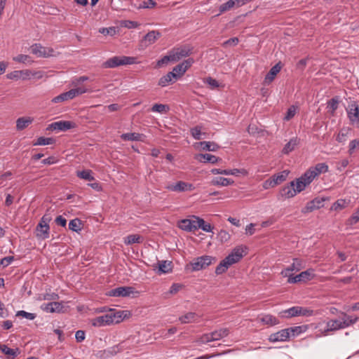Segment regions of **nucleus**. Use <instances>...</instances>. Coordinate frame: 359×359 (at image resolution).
<instances>
[{"mask_svg": "<svg viewBox=\"0 0 359 359\" xmlns=\"http://www.w3.org/2000/svg\"><path fill=\"white\" fill-rule=\"evenodd\" d=\"M246 247L237 246L233 248L231 252L222 259L215 269V273L220 275L226 272L233 264L238 262L245 255Z\"/></svg>", "mask_w": 359, "mask_h": 359, "instance_id": "obj_1", "label": "nucleus"}, {"mask_svg": "<svg viewBox=\"0 0 359 359\" xmlns=\"http://www.w3.org/2000/svg\"><path fill=\"white\" fill-rule=\"evenodd\" d=\"M126 311H115L110 309L109 311L102 316L96 317L91 320V325L94 327H104L112 324L121 323L126 317Z\"/></svg>", "mask_w": 359, "mask_h": 359, "instance_id": "obj_2", "label": "nucleus"}, {"mask_svg": "<svg viewBox=\"0 0 359 359\" xmlns=\"http://www.w3.org/2000/svg\"><path fill=\"white\" fill-rule=\"evenodd\" d=\"M341 317L340 319H332L327 322L326 328L322 331V334L326 335L329 332L337 331L339 330L344 329L350 325L354 324L358 318H353L352 316L341 312Z\"/></svg>", "mask_w": 359, "mask_h": 359, "instance_id": "obj_3", "label": "nucleus"}, {"mask_svg": "<svg viewBox=\"0 0 359 359\" xmlns=\"http://www.w3.org/2000/svg\"><path fill=\"white\" fill-rule=\"evenodd\" d=\"M137 63V58L129 56H114L106 60L102 66L104 68H115L122 65H133Z\"/></svg>", "mask_w": 359, "mask_h": 359, "instance_id": "obj_4", "label": "nucleus"}, {"mask_svg": "<svg viewBox=\"0 0 359 359\" xmlns=\"http://www.w3.org/2000/svg\"><path fill=\"white\" fill-rule=\"evenodd\" d=\"M7 79L11 80H19L22 79L23 81L29 80L32 77H35L37 79H41L43 77L42 72H32L29 69H24V70H15L6 75Z\"/></svg>", "mask_w": 359, "mask_h": 359, "instance_id": "obj_5", "label": "nucleus"}, {"mask_svg": "<svg viewBox=\"0 0 359 359\" xmlns=\"http://www.w3.org/2000/svg\"><path fill=\"white\" fill-rule=\"evenodd\" d=\"M51 221V217L49 215H44L40 219L39 223L36 227V236L42 240L49 238L50 226L49 222Z\"/></svg>", "mask_w": 359, "mask_h": 359, "instance_id": "obj_6", "label": "nucleus"}, {"mask_svg": "<svg viewBox=\"0 0 359 359\" xmlns=\"http://www.w3.org/2000/svg\"><path fill=\"white\" fill-rule=\"evenodd\" d=\"M217 261L216 258L209 255H203L195 258L190 262L193 271H198L206 269Z\"/></svg>", "mask_w": 359, "mask_h": 359, "instance_id": "obj_7", "label": "nucleus"}, {"mask_svg": "<svg viewBox=\"0 0 359 359\" xmlns=\"http://www.w3.org/2000/svg\"><path fill=\"white\" fill-rule=\"evenodd\" d=\"M87 92L88 89L86 88H75L53 97L51 102L53 103L62 102L67 100H72L76 96L82 95Z\"/></svg>", "mask_w": 359, "mask_h": 359, "instance_id": "obj_8", "label": "nucleus"}, {"mask_svg": "<svg viewBox=\"0 0 359 359\" xmlns=\"http://www.w3.org/2000/svg\"><path fill=\"white\" fill-rule=\"evenodd\" d=\"M31 53L38 57H50L55 55V50L52 48L43 46L41 43H34L30 46Z\"/></svg>", "mask_w": 359, "mask_h": 359, "instance_id": "obj_9", "label": "nucleus"}, {"mask_svg": "<svg viewBox=\"0 0 359 359\" xmlns=\"http://www.w3.org/2000/svg\"><path fill=\"white\" fill-rule=\"evenodd\" d=\"M191 52L192 49L189 46H184L172 49L170 51V53L172 62H177L183 57L189 56Z\"/></svg>", "mask_w": 359, "mask_h": 359, "instance_id": "obj_10", "label": "nucleus"}, {"mask_svg": "<svg viewBox=\"0 0 359 359\" xmlns=\"http://www.w3.org/2000/svg\"><path fill=\"white\" fill-rule=\"evenodd\" d=\"M304 266L303 264V261L302 259H299L298 258L293 259L292 264L289 266L288 267L285 268V269L282 270L280 272V274L283 277H292L291 273L293 271H299L301 269H304Z\"/></svg>", "mask_w": 359, "mask_h": 359, "instance_id": "obj_11", "label": "nucleus"}, {"mask_svg": "<svg viewBox=\"0 0 359 359\" xmlns=\"http://www.w3.org/2000/svg\"><path fill=\"white\" fill-rule=\"evenodd\" d=\"M135 292V289L133 287H118L111 290L107 292V295L110 297H129L131 294Z\"/></svg>", "mask_w": 359, "mask_h": 359, "instance_id": "obj_12", "label": "nucleus"}, {"mask_svg": "<svg viewBox=\"0 0 359 359\" xmlns=\"http://www.w3.org/2000/svg\"><path fill=\"white\" fill-rule=\"evenodd\" d=\"M314 277L313 270L308 269L301 272L299 274L290 277L287 279L289 283H296L299 282H305L311 280Z\"/></svg>", "mask_w": 359, "mask_h": 359, "instance_id": "obj_13", "label": "nucleus"}, {"mask_svg": "<svg viewBox=\"0 0 359 359\" xmlns=\"http://www.w3.org/2000/svg\"><path fill=\"white\" fill-rule=\"evenodd\" d=\"M75 123L69 121H59L52 123L48 126V129L51 130L67 131L74 128Z\"/></svg>", "mask_w": 359, "mask_h": 359, "instance_id": "obj_14", "label": "nucleus"}, {"mask_svg": "<svg viewBox=\"0 0 359 359\" xmlns=\"http://www.w3.org/2000/svg\"><path fill=\"white\" fill-rule=\"evenodd\" d=\"M166 189L171 191L182 192L187 191H192L194 187L192 184L187 183L183 181H178L175 184L168 185Z\"/></svg>", "mask_w": 359, "mask_h": 359, "instance_id": "obj_15", "label": "nucleus"}, {"mask_svg": "<svg viewBox=\"0 0 359 359\" xmlns=\"http://www.w3.org/2000/svg\"><path fill=\"white\" fill-rule=\"evenodd\" d=\"M211 172L214 175H235L238 176L239 175H242L246 176L248 175V171L245 169H218L213 168L211 170Z\"/></svg>", "mask_w": 359, "mask_h": 359, "instance_id": "obj_16", "label": "nucleus"}, {"mask_svg": "<svg viewBox=\"0 0 359 359\" xmlns=\"http://www.w3.org/2000/svg\"><path fill=\"white\" fill-rule=\"evenodd\" d=\"M347 115L352 125L359 126V107L356 103L354 102L349 105V109L347 110Z\"/></svg>", "mask_w": 359, "mask_h": 359, "instance_id": "obj_17", "label": "nucleus"}, {"mask_svg": "<svg viewBox=\"0 0 359 359\" xmlns=\"http://www.w3.org/2000/svg\"><path fill=\"white\" fill-rule=\"evenodd\" d=\"M198 219H184L178 222V227L185 231H193L197 230Z\"/></svg>", "mask_w": 359, "mask_h": 359, "instance_id": "obj_18", "label": "nucleus"}, {"mask_svg": "<svg viewBox=\"0 0 359 359\" xmlns=\"http://www.w3.org/2000/svg\"><path fill=\"white\" fill-rule=\"evenodd\" d=\"M288 330H289L286 328L270 334L269 337V341L272 343L287 341L290 339Z\"/></svg>", "mask_w": 359, "mask_h": 359, "instance_id": "obj_19", "label": "nucleus"}, {"mask_svg": "<svg viewBox=\"0 0 359 359\" xmlns=\"http://www.w3.org/2000/svg\"><path fill=\"white\" fill-rule=\"evenodd\" d=\"M282 65L280 62H278L273 67L271 68L269 72L266 74L265 76L264 80V85H269L276 78V75L280 72L281 70Z\"/></svg>", "mask_w": 359, "mask_h": 359, "instance_id": "obj_20", "label": "nucleus"}, {"mask_svg": "<svg viewBox=\"0 0 359 359\" xmlns=\"http://www.w3.org/2000/svg\"><path fill=\"white\" fill-rule=\"evenodd\" d=\"M294 181H292L289 184L285 186L280 191L282 197L290 198L298 194L294 188Z\"/></svg>", "mask_w": 359, "mask_h": 359, "instance_id": "obj_21", "label": "nucleus"}, {"mask_svg": "<svg viewBox=\"0 0 359 359\" xmlns=\"http://www.w3.org/2000/svg\"><path fill=\"white\" fill-rule=\"evenodd\" d=\"M62 304L58 302H52L47 304H43L41 306V309L43 311L50 313L60 312L62 311Z\"/></svg>", "mask_w": 359, "mask_h": 359, "instance_id": "obj_22", "label": "nucleus"}, {"mask_svg": "<svg viewBox=\"0 0 359 359\" xmlns=\"http://www.w3.org/2000/svg\"><path fill=\"white\" fill-rule=\"evenodd\" d=\"M323 203H324L323 198H316L313 200H312L311 201H309V203H307L303 212H312L314 210L319 209L323 206Z\"/></svg>", "mask_w": 359, "mask_h": 359, "instance_id": "obj_23", "label": "nucleus"}, {"mask_svg": "<svg viewBox=\"0 0 359 359\" xmlns=\"http://www.w3.org/2000/svg\"><path fill=\"white\" fill-rule=\"evenodd\" d=\"M195 158L201 163H210L215 164L222 159L210 154H199L196 156Z\"/></svg>", "mask_w": 359, "mask_h": 359, "instance_id": "obj_24", "label": "nucleus"}, {"mask_svg": "<svg viewBox=\"0 0 359 359\" xmlns=\"http://www.w3.org/2000/svg\"><path fill=\"white\" fill-rule=\"evenodd\" d=\"M34 121V118L30 116L20 117L16 120L17 130H22L29 126Z\"/></svg>", "mask_w": 359, "mask_h": 359, "instance_id": "obj_25", "label": "nucleus"}, {"mask_svg": "<svg viewBox=\"0 0 359 359\" xmlns=\"http://www.w3.org/2000/svg\"><path fill=\"white\" fill-rule=\"evenodd\" d=\"M351 133L349 127H343L337 134L336 140L339 143H345Z\"/></svg>", "mask_w": 359, "mask_h": 359, "instance_id": "obj_26", "label": "nucleus"}, {"mask_svg": "<svg viewBox=\"0 0 359 359\" xmlns=\"http://www.w3.org/2000/svg\"><path fill=\"white\" fill-rule=\"evenodd\" d=\"M260 322H262L263 324L269 325V326H273L279 324V320L275 316L271 315V314H266L264 315L262 317L259 318Z\"/></svg>", "mask_w": 359, "mask_h": 359, "instance_id": "obj_27", "label": "nucleus"}, {"mask_svg": "<svg viewBox=\"0 0 359 359\" xmlns=\"http://www.w3.org/2000/svg\"><path fill=\"white\" fill-rule=\"evenodd\" d=\"M288 174H289L288 170H283L280 172H278L277 174L272 175L271 177V178L272 181L273 182L274 185L277 186L286 180Z\"/></svg>", "mask_w": 359, "mask_h": 359, "instance_id": "obj_28", "label": "nucleus"}, {"mask_svg": "<svg viewBox=\"0 0 359 359\" xmlns=\"http://www.w3.org/2000/svg\"><path fill=\"white\" fill-rule=\"evenodd\" d=\"M211 183L213 185L226 187L233 184L234 183V181L229 178L217 177L213 178Z\"/></svg>", "mask_w": 359, "mask_h": 359, "instance_id": "obj_29", "label": "nucleus"}, {"mask_svg": "<svg viewBox=\"0 0 359 359\" xmlns=\"http://www.w3.org/2000/svg\"><path fill=\"white\" fill-rule=\"evenodd\" d=\"M76 176L80 179L90 182L95 180L93 172L91 170H78L76 171Z\"/></svg>", "mask_w": 359, "mask_h": 359, "instance_id": "obj_30", "label": "nucleus"}, {"mask_svg": "<svg viewBox=\"0 0 359 359\" xmlns=\"http://www.w3.org/2000/svg\"><path fill=\"white\" fill-rule=\"evenodd\" d=\"M234 6L240 7L243 5L240 2V0H229L219 6V11L220 12H225L232 8Z\"/></svg>", "mask_w": 359, "mask_h": 359, "instance_id": "obj_31", "label": "nucleus"}, {"mask_svg": "<svg viewBox=\"0 0 359 359\" xmlns=\"http://www.w3.org/2000/svg\"><path fill=\"white\" fill-rule=\"evenodd\" d=\"M142 136L137 133H128L122 134L121 138L124 141H142Z\"/></svg>", "mask_w": 359, "mask_h": 359, "instance_id": "obj_32", "label": "nucleus"}, {"mask_svg": "<svg viewBox=\"0 0 359 359\" xmlns=\"http://www.w3.org/2000/svg\"><path fill=\"white\" fill-rule=\"evenodd\" d=\"M13 60L16 62L22 63L25 65H32L34 62V60L29 55L25 54H19L13 57Z\"/></svg>", "mask_w": 359, "mask_h": 359, "instance_id": "obj_33", "label": "nucleus"}, {"mask_svg": "<svg viewBox=\"0 0 359 359\" xmlns=\"http://www.w3.org/2000/svg\"><path fill=\"white\" fill-rule=\"evenodd\" d=\"M288 330V332L290 334V337H295L298 336L299 334L304 333L307 330L306 325H301V326H295V327H291L289 328H287Z\"/></svg>", "mask_w": 359, "mask_h": 359, "instance_id": "obj_34", "label": "nucleus"}, {"mask_svg": "<svg viewBox=\"0 0 359 359\" xmlns=\"http://www.w3.org/2000/svg\"><path fill=\"white\" fill-rule=\"evenodd\" d=\"M161 36V34L158 31H151L149 32L144 36V41L148 43V45H151L154 43L159 37Z\"/></svg>", "mask_w": 359, "mask_h": 359, "instance_id": "obj_35", "label": "nucleus"}, {"mask_svg": "<svg viewBox=\"0 0 359 359\" xmlns=\"http://www.w3.org/2000/svg\"><path fill=\"white\" fill-rule=\"evenodd\" d=\"M173 73L168 72L167 74L163 76L158 81V86L161 87L167 86L168 84L175 82Z\"/></svg>", "mask_w": 359, "mask_h": 359, "instance_id": "obj_36", "label": "nucleus"}, {"mask_svg": "<svg viewBox=\"0 0 359 359\" xmlns=\"http://www.w3.org/2000/svg\"><path fill=\"white\" fill-rule=\"evenodd\" d=\"M193 218L198 219L197 229H201L205 232H212V227L210 224L205 223L203 219H201L196 216H193Z\"/></svg>", "mask_w": 359, "mask_h": 359, "instance_id": "obj_37", "label": "nucleus"}, {"mask_svg": "<svg viewBox=\"0 0 359 359\" xmlns=\"http://www.w3.org/2000/svg\"><path fill=\"white\" fill-rule=\"evenodd\" d=\"M143 241V238L138 234L128 235L124 238V243L126 245H131L133 243H140Z\"/></svg>", "mask_w": 359, "mask_h": 359, "instance_id": "obj_38", "label": "nucleus"}, {"mask_svg": "<svg viewBox=\"0 0 359 359\" xmlns=\"http://www.w3.org/2000/svg\"><path fill=\"white\" fill-rule=\"evenodd\" d=\"M298 144L297 138L291 139L283 147L282 152L284 154H288L292 151Z\"/></svg>", "mask_w": 359, "mask_h": 359, "instance_id": "obj_39", "label": "nucleus"}, {"mask_svg": "<svg viewBox=\"0 0 359 359\" xmlns=\"http://www.w3.org/2000/svg\"><path fill=\"white\" fill-rule=\"evenodd\" d=\"M229 333V330L227 328H221L218 330H215L212 332V339L215 341L219 340L225 337H226Z\"/></svg>", "mask_w": 359, "mask_h": 359, "instance_id": "obj_40", "label": "nucleus"}, {"mask_svg": "<svg viewBox=\"0 0 359 359\" xmlns=\"http://www.w3.org/2000/svg\"><path fill=\"white\" fill-rule=\"evenodd\" d=\"M197 315L194 312H189L179 318V320L184 324L191 323L196 320Z\"/></svg>", "mask_w": 359, "mask_h": 359, "instance_id": "obj_41", "label": "nucleus"}, {"mask_svg": "<svg viewBox=\"0 0 359 359\" xmlns=\"http://www.w3.org/2000/svg\"><path fill=\"white\" fill-rule=\"evenodd\" d=\"M300 177L309 185L316 177V173L310 168Z\"/></svg>", "mask_w": 359, "mask_h": 359, "instance_id": "obj_42", "label": "nucleus"}, {"mask_svg": "<svg viewBox=\"0 0 359 359\" xmlns=\"http://www.w3.org/2000/svg\"><path fill=\"white\" fill-rule=\"evenodd\" d=\"M5 355L11 356L12 358L16 357L20 352L19 348H11L8 347L6 345H3L1 350Z\"/></svg>", "mask_w": 359, "mask_h": 359, "instance_id": "obj_43", "label": "nucleus"}, {"mask_svg": "<svg viewBox=\"0 0 359 359\" xmlns=\"http://www.w3.org/2000/svg\"><path fill=\"white\" fill-rule=\"evenodd\" d=\"M314 172L316 173V177L321 173H325L328 171V165L325 163H318L315 167L311 168Z\"/></svg>", "mask_w": 359, "mask_h": 359, "instance_id": "obj_44", "label": "nucleus"}, {"mask_svg": "<svg viewBox=\"0 0 359 359\" xmlns=\"http://www.w3.org/2000/svg\"><path fill=\"white\" fill-rule=\"evenodd\" d=\"M198 144H201L203 150L209 151H215L219 148L217 144L211 142H201Z\"/></svg>", "mask_w": 359, "mask_h": 359, "instance_id": "obj_45", "label": "nucleus"}, {"mask_svg": "<svg viewBox=\"0 0 359 359\" xmlns=\"http://www.w3.org/2000/svg\"><path fill=\"white\" fill-rule=\"evenodd\" d=\"M170 73H173V77L176 80L178 77L182 76L186 72V67H182L181 64L176 65Z\"/></svg>", "mask_w": 359, "mask_h": 359, "instance_id": "obj_46", "label": "nucleus"}, {"mask_svg": "<svg viewBox=\"0 0 359 359\" xmlns=\"http://www.w3.org/2000/svg\"><path fill=\"white\" fill-rule=\"evenodd\" d=\"M158 270L163 273H168L172 270L171 262L168 261L158 262Z\"/></svg>", "mask_w": 359, "mask_h": 359, "instance_id": "obj_47", "label": "nucleus"}, {"mask_svg": "<svg viewBox=\"0 0 359 359\" xmlns=\"http://www.w3.org/2000/svg\"><path fill=\"white\" fill-rule=\"evenodd\" d=\"M339 100L336 97L332 98L327 103V108L330 114L333 116L338 108Z\"/></svg>", "mask_w": 359, "mask_h": 359, "instance_id": "obj_48", "label": "nucleus"}, {"mask_svg": "<svg viewBox=\"0 0 359 359\" xmlns=\"http://www.w3.org/2000/svg\"><path fill=\"white\" fill-rule=\"evenodd\" d=\"M54 139L52 137H40L37 139L36 142L34 143V145H48L51 144L54 142Z\"/></svg>", "mask_w": 359, "mask_h": 359, "instance_id": "obj_49", "label": "nucleus"}, {"mask_svg": "<svg viewBox=\"0 0 359 359\" xmlns=\"http://www.w3.org/2000/svg\"><path fill=\"white\" fill-rule=\"evenodd\" d=\"M81 221L79 219H72L69 223V229L73 231L78 232L81 229Z\"/></svg>", "mask_w": 359, "mask_h": 359, "instance_id": "obj_50", "label": "nucleus"}, {"mask_svg": "<svg viewBox=\"0 0 359 359\" xmlns=\"http://www.w3.org/2000/svg\"><path fill=\"white\" fill-rule=\"evenodd\" d=\"M116 32H117V30L115 27H102V28H100V29H99V32L105 36H107V35L114 36L116 34Z\"/></svg>", "mask_w": 359, "mask_h": 359, "instance_id": "obj_51", "label": "nucleus"}, {"mask_svg": "<svg viewBox=\"0 0 359 359\" xmlns=\"http://www.w3.org/2000/svg\"><path fill=\"white\" fill-rule=\"evenodd\" d=\"M168 109V106L163 104H155L151 107L152 111L158 112L161 114L166 112Z\"/></svg>", "mask_w": 359, "mask_h": 359, "instance_id": "obj_52", "label": "nucleus"}, {"mask_svg": "<svg viewBox=\"0 0 359 359\" xmlns=\"http://www.w3.org/2000/svg\"><path fill=\"white\" fill-rule=\"evenodd\" d=\"M294 188L297 193L304 190L306 186H308L304 180H301V177L297 179V180L294 181Z\"/></svg>", "mask_w": 359, "mask_h": 359, "instance_id": "obj_53", "label": "nucleus"}, {"mask_svg": "<svg viewBox=\"0 0 359 359\" xmlns=\"http://www.w3.org/2000/svg\"><path fill=\"white\" fill-rule=\"evenodd\" d=\"M16 316L23 317L28 320H34L36 318V314L33 313H29L25 311H18L16 313Z\"/></svg>", "mask_w": 359, "mask_h": 359, "instance_id": "obj_54", "label": "nucleus"}, {"mask_svg": "<svg viewBox=\"0 0 359 359\" xmlns=\"http://www.w3.org/2000/svg\"><path fill=\"white\" fill-rule=\"evenodd\" d=\"M191 132V134L192 135V137L195 139V140H201V126H196L193 128L191 129L190 130Z\"/></svg>", "mask_w": 359, "mask_h": 359, "instance_id": "obj_55", "label": "nucleus"}, {"mask_svg": "<svg viewBox=\"0 0 359 359\" xmlns=\"http://www.w3.org/2000/svg\"><path fill=\"white\" fill-rule=\"evenodd\" d=\"M299 316L309 317L314 314V311L312 309L306 307L299 306Z\"/></svg>", "mask_w": 359, "mask_h": 359, "instance_id": "obj_56", "label": "nucleus"}, {"mask_svg": "<svg viewBox=\"0 0 359 359\" xmlns=\"http://www.w3.org/2000/svg\"><path fill=\"white\" fill-rule=\"evenodd\" d=\"M359 222V207L357 210L349 217L348 224L349 225H354Z\"/></svg>", "mask_w": 359, "mask_h": 359, "instance_id": "obj_57", "label": "nucleus"}, {"mask_svg": "<svg viewBox=\"0 0 359 359\" xmlns=\"http://www.w3.org/2000/svg\"><path fill=\"white\" fill-rule=\"evenodd\" d=\"M358 148H359V140L355 139L351 140L348 145L349 154H353L354 151Z\"/></svg>", "mask_w": 359, "mask_h": 359, "instance_id": "obj_58", "label": "nucleus"}, {"mask_svg": "<svg viewBox=\"0 0 359 359\" xmlns=\"http://www.w3.org/2000/svg\"><path fill=\"white\" fill-rule=\"evenodd\" d=\"M156 6V3L153 0H147L138 6V8H152Z\"/></svg>", "mask_w": 359, "mask_h": 359, "instance_id": "obj_59", "label": "nucleus"}, {"mask_svg": "<svg viewBox=\"0 0 359 359\" xmlns=\"http://www.w3.org/2000/svg\"><path fill=\"white\" fill-rule=\"evenodd\" d=\"M170 61L172 62V59L170 57V53H169L168 55H165L161 60L157 61V67H162L163 65L168 64Z\"/></svg>", "mask_w": 359, "mask_h": 359, "instance_id": "obj_60", "label": "nucleus"}, {"mask_svg": "<svg viewBox=\"0 0 359 359\" xmlns=\"http://www.w3.org/2000/svg\"><path fill=\"white\" fill-rule=\"evenodd\" d=\"M123 26L128 29L137 28L139 26V23L132 20H125L123 22Z\"/></svg>", "mask_w": 359, "mask_h": 359, "instance_id": "obj_61", "label": "nucleus"}, {"mask_svg": "<svg viewBox=\"0 0 359 359\" xmlns=\"http://www.w3.org/2000/svg\"><path fill=\"white\" fill-rule=\"evenodd\" d=\"M89 79V78L86 76H81L79 77H75L72 80V84L74 86H78L79 83L86 81Z\"/></svg>", "mask_w": 359, "mask_h": 359, "instance_id": "obj_62", "label": "nucleus"}, {"mask_svg": "<svg viewBox=\"0 0 359 359\" xmlns=\"http://www.w3.org/2000/svg\"><path fill=\"white\" fill-rule=\"evenodd\" d=\"M182 286L180 284L173 283L171 285V287H170V290L168 293H169L171 295L175 294L176 293H177L180 291V290L182 288Z\"/></svg>", "mask_w": 359, "mask_h": 359, "instance_id": "obj_63", "label": "nucleus"}, {"mask_svg": "<svg viewBox=\"0 0 359 359\" xmlns=\"http://www.w3.org/2000/svg\"><path fill=\"white\" fill-rule=\"evenodd\" d=\"M278 314H279L280 317L284 318H289L294 317L290 308L281 311L280 312H279Z\"/></svg>", "mask_w": 359, "mask_h": 359, "instance_id": "obj_64", "label": "nucleus"}]
</instances>
